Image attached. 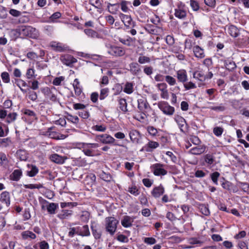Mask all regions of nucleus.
<instances>
[{
    "label": "nucleus",
    "mask_w": 249,
    "mask_h": 249,
    "mask_svg": "<svg viewBox=\"0 0 249 249\" xmlns=\"http://www.w3.org/2000/svg\"><path fill=\"white\" fill-rule=\"evenodd\" d=\"M224 129L221 127L216 126L213 129V133L217 137H220Z\"/></svg>",
    "instance_id": "60"
},
{
    "label": "nucleus",
    "mask_w": 249,
    "mask_h": 249,
    "mask_svg": "<svg viewBox=\"0 0 249 249\" xmlns=\"http://www.w3.org/2000/svg\"><path fill=\"white\" fill-rule=\"evenodd\" d=\"M90 235V231L87 225L81 227V236H89Z\"/></svg>",
    "instance_id": "54"
},
{
    "label": "nucleus",
    "mask_w": 249,
    "mask_h": 249,
    "mask_svg": "<svg viewBox=\"0 0 249 249\" xmlns=\"http://www.w3.org/2000/svg\"><path fill=\"white\" fill-rule=\"evenodd\" d=\"M50 47L56 52H62L67 50V46L62 43L52 41L50 44Z\"/></svg>",
    "instance_id": "13"
},
{
    "label": "nucleus",
    "mask_w": 249,
    "mask_h": 249,
    "mask_svg": "<svg viewBox=\"0 0 249 249\" xmlns=\"http://www.w3.org/2000/svg\"><path fill=\"white\" fill-rule=\"evenodd\" d=\"M35 70L33 68H29L27 69L26 76L28 79H31L33 78H35L36 75H35Z\"/></svg>",
    "instance_id": "51"
},
{
    "label": "nucleus",
    "mask_w": 249,
    "mask_h": 249,
    "mask_svg": "<svg viewBox=\"0 0 249 249\" xmlns=\"http://www.w3.org/2000/svg\"><path fill=\"white\" fill-rule=\"evenodd\" d=\"M128 192L135 196H137L140 194L139 190L135 185L129 186L128 188Z\"/></svg>",
    "instance_id": "49"
},
{
    "label": "nucleus",
    "mask_w": 249,
    "mask_h": 249,
    "mask_svg": "<svg viewBox=\"0 0 249 249\" xmlns=\"http://www.w3.org/2000/svg\"><path fill=\"white\" fill-rule=\"evenodd\" d=\"M164 80L170 86H173L177 84L176 79L170 75H165L164 76Z\"/></svg>",
    "instance_id": "45"
},
{
    "label": "nucleus",
    "mask_w": 249,
    "mask_h": 249,
    "mask_svg": "<svg viewBox=\"0 0 249 249\" xmlns=\"http://www.w3.org/2000/svg\"><path fill=\"white\" fill-rule=\"evenodd\" d=\"M204 160L207 164L211 165L213 164L214 161V157L212 154H206L204 156Z\"/></svg>",
    "instance_id": "55"
},
{
    "label": "nucleus",
    "mask_w": 249,
    "mask_h": 249,
    "mask_svg": "<svg viewBox=\"0 0 249 249\" xmlns=\"http://www.w3.org/2000/svg\"><path fill=\"white\" fill-rule=\"evenodd\" d=\"M138 108L141 111H146L151 109L146 99L142 98L138 100Z\"/></svg>",
    "instance_id": "12"
},
{
    "label": "nucleus",
    "mask_w": 249,
    "mask_h": 249,
    "mask_svg": "<svg viewBox=\"0 0 249 249\" xmlns=\"http://www.w3.org/2000/svg\"><path fill=\"white\" fill-rule=\"evenodd\" d=\"M22 176V172L20 169H16L10 175L11 180L18 181Z\"/></svg>",
    "instance_id": "28"
},
{
    "label": "nucleus",
    "mask_w": 249,
    "mask_h": 249,
    "mask_svg": "<svg viewBox=\"0 0 249 249\" xmlns=\"http://www.w3.org/2000/svg\"><path fill=\"white\" fill-rule=\"evenodd\" d=\"M124 91L128 94L132 93L133 92V85L132 83L127 82L124 89Z\"/></svg>",
    "instance_id": "48"
},
{
    "label": "nucleus",
    "mask_w": 249,
    "mask_h": 249,
    "mask_svg": "<svg viewBox=\"0 0 249 249\" xmlns=\"http://www.w3.org/2000/svg\"><path fill=\"white\" fill-rule=\"evenodd\" d=\"M90 216V213L88 211H84L79 214V219L82 222L87 223L89 219Z\"/></svg>",
    "instance_id": "35"
},
{
    "label": "nucleus",
    "mask_w": 249,
    "mask_h": 249,
    "mask_svg": "<svg viewBox=\"0 0 249 249\" xmlns=\"http://www.w3.org/2000/svg\"><path fill=\"white\" fill-rule=\"evenodd\" d=\"M107 8L108 9V11L110 13L112 14H116L119 10V4H111L110 3H108Z\"/></svg>",
    "instance_id": "38"
},
{
    "label": "nucleus",
    "mask_w": 249,
    "mask_h": 249,
    "mask_svg": "<svg viewBox=\"0 0 249 249\" xmlns=\"http://www.w3.org/2000/svg\"><path fill=\"white\" fill-rule=\"evenodd\" d=\"M239 187L241 188L242 190L245 192L248 193L249 192V184L246 182H239L238 183Z\"/></svg>",
    "instance_id": "59"
},
{
    "label": "nucleus",
    "mask_w": 249,
    "mask_h": 249,
    "mask_svg": "<svg viewBox=\"0 0 249 249\" xmlns=\"http://www.w3.org/2000/svg\"><path fill=\"white\" fill-rule=\"evenodd\" d=\"M157 87L161 91L160 96L162 99H167L169 97L168 92L167 89V85L164 83L157 84Z\"/></svg>",
    "instance_id": "16"
},
{
    "label": "nucleus",
    "mask_w": 249,
    "mask_h": 249,
    "mask_svg": "<svg viewBox=\"0 0 249 249\" xmlns=\"http://www.w3.org/2000/svg\"><path fill=\"white\" fill-rule=\"evenodd\" d=\"M135 217L125 215L121 220V224L124 228H129L132 226Z\"/></svg>",
    "instance_id": "17"
},
{
    "label": "nucleus",
    "mask_w": 249,
    "mask_h": 249,
    "mask_svg": "<svg viewBox=\"0 0 249 249\" xmlns=\"http://www.w3.org/2000/svg\"><path fill=\"white\" fill-rule=\"evenodd\" d=\"M0 202L5 204L6 207H9L10 205V195L9 192L7 191L3 192L0 194Z\"/></svg>",
    "instance_id": "20"
},
{
    "label": "nucleus",
    "mask_w": 249,
    "mask_h": 249,
    "mask_svg": "<svg viewBox=\"0 0 249 249\" xmlns=\"http://www.w3.org/2000/svg\"><path fill=\"white\" fill-rule=\"evenodd\" d=\"M118 221L114 217H107L105 219V227L106 231L111 235L115 232Z\"/></svg>",
    "instance_id": "2"
},
{
    "label": "nucleus",
    "mask_w": 249,
    "mask_h": 249,
    "mask_svg": "<svg viewBox=\"0 0 249 249\" xmlns=\"http://www.w3.org/2000/svg\"><path fill=\"white\" fill-rule=\"evenodd\" d=\"M17 114L15 112L10 113L7 115V122L10 123L15 121L17 119Z\"/></svg>",
    "instance_id": "63"
},
{
    "label": "nucleus",
    "mask_w": 249,
    "mask_h": 249,
    "mask_svg": "<svg viewBox=\"0 0 249 249\" xmlns=\"http://www.w3.org/2000/svg\"><path fill=\"white\" fill-rule=\"evenodd\" d=\"M24 187L26 189H40L43 187L42 184H25L24 185Z\"/></svg>",
    "instance_id": "57"
},
{
    "label": "nucleus",
    "mask_w": 249,
    "mask_h": 249,
    "mask_svg": "<svg viewBox=\"0 0 249 249\" xmlns=\"http://www.w3.org/2000/svg\"><path fill=\"white\" fill-rule=\"evenodd\" d=\"M12 82L20 89L22 93H25L27 92L26 89H23V87H26L27 86L25 81L21 79H15L14 81H12Z\"/></svg>",
    "instance_id": "27"
},
{
    "label": "nucleus",
    "mask_w": 249,
    "mask_h": 249,
    "mask_svg": "<svg viewBox=\"0 0 249 249\" xmlns=\"http://www.w3.org/2000/svg\"><path fill=\"white\" fill-rule=\"evenodd\" d=\"M84 33L89 37L91 38H100L99 35L96 31L90 29H86L84 30Z\"/></svg>",
    "instance_id": "42"
},
{
    "label": "nucleus",
    "mask_w": 249,
    "mask_h": 249,
    "mask_svg": "<svg viewBox=\"0 0 249 249\" xmlns=\"http://www.w3.org/2000/svg\"><path fill=\"white\" fill-rule=\"evenodd\" d=\"M52 89H51L49 87H45L41 89V92L50 100L54 102L56 100V96L52 91Z\"/></svg>",
    "instance_id": "19"
},
{
    "label": "nucleus",
    "mask_w": 249,
    "mask_h": 249,
    "mask_svg": "<svg viewBox=\"0 0 249 249\" xmlns=\"http://www.w3.org/2000/svg\"><path fill=\"white\" fill-rule=\"evenodd\" d=\"M183 87L185 89V90H188L192 89H195L196 88V85L195 83H193L192 81H188L185 82L183 83Z\"/></svg>",
    "instance_id": "46"
},
{
    "label": "nucleus",
    "mask_w": 249,
    "mask_h": 249,
    "mask_svg": "<svg viewBox=\"0 0 249 249\" xmlns=\"http://www.w3.org/2000/svg\"><path fill=\"white\" fill-rule=\"evenodd\" d=\"M160 144L158 142L149 141L143 147V149L147 152H151L154 149L157 148L159 146Z\"/></svg>",
    "instance_id": "21"
},
{
    "label": "nucleus",
    "mask_w": 249,
    "mask_h": 249,
    "mask_svg": "<svg viewBox=\"0 0 249 249\" xmlns=\"http://www.w3.org/2000/svg\"><path fill=\"white\" fill-rule=\"evenodd\" d=\"M17 31L20 36L33 39L37 38L39 35L38 31L31 26L22 25Z\"/></svg>",
    "instance_id": "1"
},
{
    "label": "nucleus",
    "mask_w": 249,
    "mask_h": 249,
    "mask_svg": "<svg viewBox=\"0 0 249 249\" xmlns=\"http://www.w3.org/2000/svg\"><path fill=\"white\" fill-rule=\"evenodd\" d=\"M97 138L98 141L104 144L113 143L115 141L114 138L107 134L97 135Z\"/></svg>",
    "instance_id": "10"
},
{
    "label": "nucleus",
    "mask_w": 249,
    "mask_h": 249,
    "mask_svg": "<svg viewBox=\"0 0 249 249\" xmlns=\"http://www.w3.org/2000/svg\"><path fill=\"white\" fill-rule=\"evenodd\" d=\"M195 44V42H193L192 40L190 39H187L185 40L184 43L185 49L191 50L193 49V47L194 46V45Z\"/></svg>",
    "instance_id": "61"
},
{
    "label": "nucleus",
    "mask_w": 249,
    "mask_h": 249,
    "mask_svg": "<svg viewBox=\"0 0 249 249\" xmlns=\"http://www.w3.org/2000/svg\"><path fill=\"white\" fill-rule=\"evenodd\" d=\"M98 146V143H83V152L88 156H93L94 152L92 149L97 148Z\"/></svg>",
    "instance_id": "9"
},
{
    "label": "nucleus",
    "mask_w": 249,
    "mask_h": 249,
    "mask_svg": "<svg viewBox=\"0 0 249 249\" xmlns=\"http://www.w3.org/2000/svg\"><path fill=\"white\" fill-rule=\"evenodd\" d=\"M72 214V211L70 210H63L57 215V217L60 219H67Z\"/></svg>",
    "instance_id": "41"
},
{
    "label": "nucleus",
    "mask_w": 249,
    "mask_h": 249,
    "mask_svg": "<svg viewBox=\"0 0 249 249\" xmlns=\"http://www.w3.org/2000/svg\"><path fill=\"white\" fill-rule=\"evenodd\" d=\"M193 77L194 79L200 82H204L206 80V75H205L203 71L200 68L193 72Z\"/></svg>",
    "instance_id": "14"
},
{
    "label": "nucleus",
    "mask_w": 249,
    "mask_h": 249,
    "mask_svg": "<svg viewBox=\"0 0 249 249\" xmlns=\"http://www.w3.org/2000/svg\"><path fill=\"white\" fill-rule=\"evenodd\" d=\"M193 51L195 57L201 59L205 57L204 50L198 45L193 47Z\"/></svg>",
    "instance_id": "24"
},
{
    "label": "nucleus",
    "mask_w": 249,
    "mask_h": 249,
    "mask_svg": "<svg viewBox=\"0 0 249 249\" xmlns=\"http://www.w3.org/2000/svg\"><path fill=\"white\" fill-rule=\"evenodd\" d=\"M119 41L127 46H131L135 42V38L127 36L126 38H119Z\"/></svg>",
    "instance_id": "32"
},
{
    "label": "nucleus",
    "mask_w": 249,
    "mask_h": 249,
    "mask_svg": "<svg viewBox=\"0 0 249 249\" xmlns=\"http://www.w3.org/2000/svg\"><path fill=\"white\" fill-rule=\"evenodd\" d=\"M109 89L108 88L102 89L100 90L99 98L101 100L105 99L108 94Z\"/></svg>",
    "instance_id": "52"
},
{
    "label": "nucleus",
    "mask_w": 249,
    "mask_h": 249,
    "mask_svg": "<svg viewBox=\"0 0 249 249\" xmlns=\"http://www.w3.org/2000/svg\"><path fill=\"white\" fill-rule=\"evenodd\" d=\"M28 96L29 99L33 102L36 101L37 99L36 92L33 90H30L28 92Z\"/></svg>",
    "instance_id": "62"
},
{
    "label": "nucleus",
    "mask_w": 249,
    "mask_h": 249,
    "mask_svg": "<svg viewBox=\"0 0 249 249\" xmlns=\"http://www.w3.org/2000/svg\"><path fill=\"white\" fill-rule=\"evenodd\" d=\"M92 233L96 239H99L101 236V231L96 229V227L92 223L91 226Z\"/></svg>",
    "instance_id": "44"
},
{
    "label": "nucleus",
    "mask_w": 249,
    "mask_h": 249,
    "mask_svg": "<svg viewBox=\"0 0 249 249\" xmlns=\"http://www.w3.org/2000/svg\"><path fill=\"white\" fill-rule=\"evenodd\" d=\"M130 71L133 74H136L141 71L140 65L136 62H132L129 65Z\"/></svg>",
    "instance_id": "39"
},
{
    "label": "nucleus",
    "mask_w": 249,
    "mask_h": 249,
    "mask_svg": "<svg viewBox=\"0 0 249 249\" xmlns=\"http://www.w3.org/2000/svg\"><path fill=\"white\" fill-rule=\"evenodd\" d=\"M107 53L114 56H122L125 53V50L121 47L117 46H110L108 47Z\"/></svg>",
    "instance_id": "6"
},
{
    "label": "nucleus",
    "mask_w": 249,
    "mask_h": 249,
    "mask_svg": "<svg viewBox=\"0 0 249 249\" xmlns=\"http://www.w3.org/2000/svg\"><path fill=\"white\" fill-rule=\"evenodd\" d=\"M21 112L26 116L29 117V119L32 121L37 120L36 114L32 110L27 108H23L21 110Z\"/></svg>",
    "instance_id": "23"
},
{
    "label": "nucleus",
    "mask_w": 249,
    "mask_h": 249,
    "mask_svg": "<svg viewBox=\"0 0 249 249\" xmlns=\"http://www.w3.org/2000/svg\"><path fill=\"white\" fill-rule=\"evenodd\" d=\"M220 176L219 172L215 171L210 174V178L214 184L217 185L218 184V179Z\"/></svg>",
    "instance_id": "47"
},
{
    "label": "nucleus",
    "mask_w": 249,
    "mask_h": 249,
    "mask_svg": "<svg viewBox=\"0 0 249 249\" xmlns=\"http://www.w3.org/2000/svg\"><path fill=\"white\" fill-rule=\"evenodd\" d=\"M186 15L185 4L181 1L178 2L177 8L175 9V17L179 19H183L186 17Z\"/></svg>",
    "instance_id": "5"
},
{
    "label": "nucleus",
    "mask_w": 249,
    "mask_h": 249,
    "mask_svg": "<svg viewBox=\"0 0 249 249\" xmlns=\"http://www.w3.org/2000/svg\"><path fill=\"white\" fill-rule=\"evenodd\" d=\"M100 178L106 181H110L111 179V176L109 174L106 173L103 171H101L99 172Z\"/></svg>",
    "instance_id": "50"
},
{
    "label": "nucleus",
    "mask_w": 249,
    "mask_h": 249,
    "mask_svg": "<svg viewBox=\"0 0 249 249\" xmlns=\"http://www.w3.org/2000/svg\"><path fill=\"white\" fill-rule=\"evenodd\" d=\"M174 120L182 132L185 133L187 132L188 130V124L183 117L178 115H176L174 117Z\"/></svg>",
    "instance_id": "7"
},
{
    "label": "nucleus",
    "mask_w": 249,
    "mask_h": 249,
    "mask_svg": "<svg viewBox=\"0 0 249 249\" xmlns=\"http://www.w3.org/2000/svg\"><path fill=\"white\" fill-rule=\"evenodd\" d=\"M188 243L191 245H196L200 246L203 242L196 237H192L188 239Z\"/></svg>",
    "instance_id": "53"
},
{
    "label": "nucleus",
    "mask_w": 249,
    "mask_h": 249,
    "mask_svg": "<svg viewBox=\"0 0 249 249\" xmlns=\"http://www.w3.org/2000/svg\"><path fill=\"white\" fill-rule=\"evenodd\" d=\"M130 3V2L129 1L125 0H122L120 4H119V5H120L121 6V9L122 11L125 13L129 11L127 5Z\"/></svg>",
    "instance_id": "56"
},
{
    "label": "nucleus",
    "mask_w": 249,
    "mask_h": 249,
    "mask_svg": "<svg viewBox=\"0 0 249 249\" xmlns=\"http://www.w3.org/2000/svg\"><path fill=\"white\" fill-rule=\"evenodd\" d=\"M72 86L74 90L75 94L77 96H79L82 92V89L80 85L79 81L77 78L74 79Z\"/></svg>",
    "instance_id": "30"
},
{
    "label": "nucleus",
    "mask_w": 249,
    "mask_h": 249,
    "mask_svg": "<svg viewBox=\"0 0 249 249\" xmlns=\"http://www.w3.org/2000/svg\"><path fill=\"white\" fill-rule=\"evenodd\" d=\"M146 112V111L138 112L134 116V118L141 123H144L147 119Z\"/></svg>",
    "instance_id": "34"
},
{
    "label": "nucleus",
    "mask_w": 249,
    "mask_h": 249,
    "mask_svg": "<svg viewBox=\"0 0 249 249\" xmlns=\"http://www.w3.org/2000/svg\"><path fill=\"white\" fill-rule=\"evenodd\" d=\"M127 107V103L125 99L121 98L119 100V107L122 111L126 112L128 111Z\"/></svg>",
    "instance_id": "40"
},
{
    "label": "nucleus",
    "mask_w": 249,
    "mask_h": 249,
    "mask_svg": "<svg viewBox=\"0 0 249 249\" xmlns=\"http://www.w3.org/2000/svg\"><path fill=\"white\" fill-rule=\"evenodd\" d=\"M164 165L160 163L154 164L151 168L154 175L157 176H164L167 174V171L164 169Z\"/></svg>",
    "instance_id": "8"
},
{
    "label": "nucleus",
    "mask_w": 249,
    "mask_h": 249,
    "mask_svg": "<svg viewBox=\"0 0 249 249\" xmlns=\"http://www.w3.org/2000/svg\"><path fill=\"white\" fill-rule=\"evenodd\" d=\"M177 78L178 82L182 83L188 81V75L187 71L184 69H180L176 72Z\"/></svg>",
    "instance_id": "15"
},
{
    "label": "nucleus",
    "mask_w": 249,
    "mask_h": 249,
    "mask_svg": "<svg viewBox=\"0 0 249 249\" xmlns=\"http://www.w3.org/2000/svg\"><path fill=\"white\" fill-rule=\"evenodd\" d=\"M129 135L131 141L133 143H138L141 139V135L139 131L135 129H132L130 131Z\"/></svg>",
    "instance_id": "18"
},
{
    "label": "nucleus",
    "mask_w": 249,
    "mask_h": 249,
    "mask_svg": "<svg viewBox=\"0 0 249 249\" xmlns=\"http://www.w3.org/2000/svg\"><path fill=\"white\" fill-rule=\"evenodd\" d=\"M1 77L4 83H8L10 82V76L7 72L4 71L2 72Z\"/></svg>",
    "instance_id": "64"
},
{
    "label": "nucleus",
    "mask_w": 249,
    "mask_h": 249,
    "mask_svg": "<svg viewBox=\"0 0 249 249\" xmlns=\"http://www.w3.org/2000/svg\"><path fill=\"white\" fill-rule=\"evenodd\" d=\"M164 192L163 187L160 185L159 186L155 187L151 192V194L155 198H158L163 195Z\"/></svg>",
    "instance_id": "25"
},
{
    "label": "nucleus",
    "mask_w": 249,
    "mask_h": 249,
    "mask_svg": "<svg viewBox=\"0 0 249 249\" xmlns=\"http://www.w3.org/2000/svg\"><path fill=\"white\" fill-rule=\"evenodd\" d=\"M9 162L7 155L3 152H0V165L6 168L8 167Z\"/></svg>",
    "instance_id": "31"
},
{
    "label": "nucleus",
    "mask_w": 249,
    "mask_h": 249,
    "mask_svg": "<svg viewBox=\"0 0 249 249\" xmlns=\"http://www.w3.org/2000/svg\"><path fill=\"white\" fill-rule=\"evenodd\" d=\"M60 60L63 64L69 66L77 61L76 58L73 57L72 55L68 54L61 55L60 57Z\"/></svg>",
    "instance_id": "11"
},
{
    "label": "nucleus",
    "mask_w": 249,
    "mask_h": 249,
    "mask_svg": "<svg viewBox=\"0 0 249 249\" xmlns=\"http://www.w3.org/2000/svg\"><path fill=\"white\" fill-rule=\"evenodd\" d=\"M28 167L30 169L27 172V175L28 176L33 177L38 173L39 170L36 165L28 164Z\"/></svg>",
    "instance_id": "33"
},
{
    "label": "nucleus",
    "mask_w": 249,
    "mask_h": 249,
    "mask_svg": "<svg viewBox=\"0 0 249 249\" xmlns=\"http://www.w3.org/2000/svg\"><path fill=\"white\" fill-rule=\"evenodd\" d=\"M206 148V147L204 145H199L191 148L189 152L193 155H200L205 151Z\"/></svg>",
    "instance_id": "26"
},
{
    "label": "nucleus",
    "mask_w": 249,
    "mask_h": 249,
    "mask_svg": "<svg viewBox=\"0 0 249 249\" xmlns=\"http://www.w3.org/2000/svg\"><path fill=\"white\" fill-rule=\"evenodd\" d=\"M50 160L57 164H63L67 158L64 156H60L57 154H53L50 156Z\"/></svg>",
    "instance_id": "22"
},
{
    "label": "nucleus",
    "mask_w": 249,
    "mask_h": 249,
    "mask_svg": "<svg viewBox=\"0 0 249 249\" xmlns=\"http://www.w3.org/2000/svg\"><path fill=\"white\" fill-rule=\"evenodd\" d=\"M119 17L121 21L124 24L126 30L134 28L136 26V23L134 21L130 15H125L123 13H120Z\"/></svg>",
    "instance_id": "3"
},
{
    "label": "nucleus",
    "mask_w": 249,
    "mask_h": 249,
    "mask_svg": "<svg viewBox=\"0 0 249 249\" xmlns=\"http://www.w3.org/2000/svg\"><path fill=\"white\" fill-rule=\"evenodd\" d=\"M46 203H48L47 205L46 208L48 212L51 214H53L55 213L56 210L58 208V205L55 203H49L46 200H44Z\"/></svg>",
    "instance_id": "29"
},
{
    "label": "nucleus",
    "mask_w": 249,
    "mask_h": 249,
    "mask_svg": "<svg viewBox=\"0 0 249 249\" xmlns=\"http://www.w3.org/2000/svg\"><path fill=\"white\" fill-rule=\"evenodd\" d=\"M228 33L232 37H236L239 34V30L234 25H230L228 29Z\"/></svg>",
    "instance_id": "37"
},
{
    "label": "nucleus",
    "mask_w": 249,
    "mask_h": 249,
    "mask_svg": "<svg viewBox=\"0 0 249 249\" xmlns=\"http://www.w3.org/2000/svg\"><path fill=\"white\" fill-rule=\"evenodd\" d=\"M22 237L24 239H27L28 238L34 239L36 238V235L32 231H26L22 233Z\"/></svg>",
    "instance_id": "43"
},
{
    "label": "nucleus",
    "mask_w": 249,
    "mask_h": 249,
    "mask_svg": "<svg viewBox=\"0 0 249 249\" xmlns=\"http://www.w3.org/2000/svg\"><path fill=\"white\" fill-rule=\"evenodd\" d=\"M224 66L226 69L229 71H232L236 67L235 63L230 59H226L224 61Z\"/></svg>",
    "instance_id": "36"
},
{
    "label": "nucleus",
    "mask_w": 249,
    "mask_h": 249,
    "mask_svg": "<svg viewBox=\"0 0 249 249\" xmlns=\"http://www.w3.org/2000/svg\"><path fill=\"white\" fill-rule=\"evenodd\" d=\"M159 109L165 115H172L175 112V108L165 101H160L157 104Z\"/></svg>",
    "instance_id": "4"
},
{
    "label": "nucleus",
    "mask_w": 249,
    "mask_h": 249,
    "mask_svg": "<svg viewBox=\"0 0 249 249\" xmlns=\"http://www.w3.org/2000/svg\"><path fill=\"white\" fill-rule=\"evenodd\" d=\"M150 62L151 59L144 55H141L138 58V62L141 64L149 63Z\"/></svg>",
    "instance_id": "58"
}]
</instances>
